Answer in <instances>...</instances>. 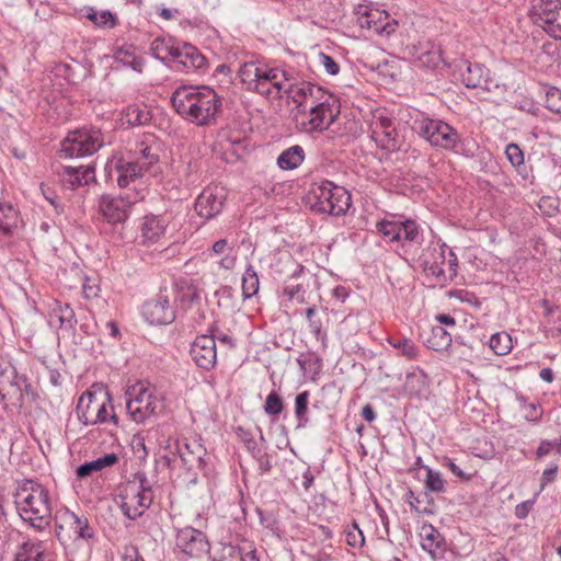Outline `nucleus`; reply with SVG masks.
<instances>
[{
	"label": "nucleus",
	"instance_id": "5fc2aeb1",
	"mask_svg": "<svg viewBox=\"0 0 561 561\" xmlns=\"http://www.w3.org/2000/svg\"><path fill=\"white\" fill-rule=\"evenodd\" d=\"M556 450L559 456H561V436L556 437L552 440L543 439L539 443V446L536 450L537 459H541L547 456L550 451Z\"/></svg>",
	"mask_w": 561,
	"mask_h": 561
},
{
	"label": "nucleus",
	"instance_id": "680f3d73",
	"mask_svg": "<svg viewBox=\"0 0 561 561\" xmlns=\"http://www.w3.org/2000/svg\"><path fill=\"white\" fill-rule=\"evenodd\" d=\"M99 291L100 286L98 282L87 278L82 287L83 297L88 300L96 298L99 296Z\"/></svg>",
	"mask_w": 561,
	"mask_h": 561
},
{
	"label": "nucleus",
	"instance_id": "b1692460",
	"mask_svg": "<svg viewBox=\"0 0 561 561\" xmlns=\"http://www.w3.org/2000/svg\"><path fill=\"white\" fill-rule=\"evenodd\" d=\"M178 453L184 466L188 470L201 469L204 467V457L206 449L199 439H184L178 443Z\"/></svg>",
	"mask_w": 561,
	"mask_h": 561
},
{
	"label": "nucleus",
	"instance_id": "bb28decb",
	"mask_svg": "<svg viewBox=\"0 0 561 561\" xmlns=\"http://www.w3.org/2000/svg\"><path fill=\"white\" fill-rule=\"evenodd\" d=\"M419 536L421 538V547L432 559H437L444 552L445 539L442 534L428 523H424Z\"/></svg>",
	"mask_w": 561,
	"mask_h": 561
},
{
	"label": "nucleus",
	"instance_id": "3c124183",
	"mask_svg": "<svg viewBox=\"0 0 561 561\" xmlns=\"http://www.w3.org/2000/svg\"><path fill=\"white\" fill-rule=\"evenodd\" d=\"M389 344L399 351V353L408 359H414L417 354V348L412 340L408 337H389Z\"/></svg>",
	"mask_w": 561,
	"mask_h": 561
},
{
	"label": "nucleus",
	"instance_id": "5701e85b",
	"mask_svg": "<svg viewBox=\"0 0 561 561\" xmlns=\"http://www.w3.org/2000/svg\"><path fill=\"white\" fill-rule=\"evenodd\" d=\"M423 231L415 220L407 219L402 221L401 238L399 240L401 250L415 260L416 251L423 245Z\"/></svg>",
	"mask_w": 561,
	"mask_h": 561
},
{
	"label": "nucleus",
	"instance_id": "393cba45",
	"mask_svg": "<svg viewBox=\"0 0 561 561\" xmlns=\"http://www.w3.org/2000/svg\"><path fill=\"white\" fill-rule=\"evenodd\" d=\"M49 322L57 324L59 330L70 334L75 331L77 318L68 302L55 300L50 306Z\"/></svg>",
	"mask_w": 561,
	"mask_h": 561
},
{
	"label": "nucleus",
	"instance_id": "13d9d810",
	"mask_svg": "<svg viewBox=\"0 0 561 561\" xmlns=\"http://www.w3.org/2000/svg\"><path fill=\"white\" fill-rule=\"evenodd\" d=\"M346 542L354 548L362 547L365 543V537L356 522L353 523L352 528L346 533Z\"/></svg>",
	"mask_w": 561,
	"mask_h": 561
},
{
	"label": "nucleus",
	"instance_id": "603ef678",
	"mask_svg": "<svg viewBox=\"0 0 561 561\" xmlns=\"http://www.w3.org/2000/svg\"><path fill=\"white\" fill-rule=\"evenodd\" d=\"M306 318L308 320L310 332L317 341L324 342L327 340V332L323 330V324L320 318L317 317V308L310 307L306 310Z\"/></svg>",
	"mask_w": 561,
	"mask_h": 561
},
{
	"label": "nucleus",
	"instance_id": "f704fd0d",
	"mask_svg": "<svg viewBox=\"0 0 561 561\" xmlns=\"http://www.w3.org/2000/svg\"><path fill=\"white\" fill-rule=\"evenodd\" d=\"M380 15L381 13L378 10L366 12L358 19L360 27L371 30L377 34L393 32V27L389 23H383Z\"/></svg>",
	"mask_w": 561,
	"mask_h": 561
},
{
	"label": "nucleus",
	"instance_id": "2eb2a0df",
	"mask_svg": "<svg viewBox=\"0 0 561 561\" xmlns=\"http://www.w3.org/2000/svg\"><path fill=\"white\" fill-rule=\"evenodd\" d=\"M293 76L278 68L263 67L259 84H255V92L270 96L273 93L280 95L287 89Z\"/></svg>",
	"mask_w": 561,
	"mask_h": 561
},
{
	"label": "nucleus",
	"instance_id": "9b49d317",
	"mask_svg": "<svg viewBox=\"0 0 561 561\" xmlns=\"http://www.w3.org/2000/svg\"><path fill=\"white\" fill-rule=\"evenodd\" d=\"M446 244L438 240H430L425 247L416 251L415 260L428 275L440 278L445 276L444 264L446 263Z\"/></svg>",
	"mask_w": 561,
	"mask_h": 561
},
{
	"label": "nucleus",
	"instance_id": "c03bdc74",
	"mask_svg": "<svg viewBox=\"0 0 561 561\" xmlns=\"http://www.w3.org/2000/svg\"><path fill=\"white\" fill-rule=\"evenodd\" d=\"M309 391L305 390L298 393L295 398V417L297 420V428H304L308 425L309 419L308 414V404H309Z\"/></svg>",
	"mask_w": 561,
	"mask_h": 561
},
{
	"label": "nucleus",
	"instance_id": "ea45409f",
	"mask_svg": "<svg viewBox=\"0 0 561 561\" xmlns=\"http://www.w3.org/2000/svg\"><path fill=\"white\" fill-rule=\"evenodd\" d=\"M85 16L99 27L114 28L118 23L116 15L108 10L96 11L90 7L87 8Z\"/></svg>",
	"mask_w": 561,
	"mask_h": 561
},
{
	"label": "nucleus",
	"instance_id": "09e8293b",
	"mask_svg": "<svg viewBox=\"0 0 561 561\" xmlns=\"http://www.w3.org/2000/svg\"><path fill=\"white\" fill-rule=\"evenodd\" d=\"M561 10V0H536L533 4V14L536 22L548 18L549 14Z\"/></svg>",
	"mask_w": 561,
	"mask_h": 561
},
{
	"label": "nucleus",
	"instance_id": "f3484780",
	"mask_svg": "<svg viewBox=\"0 0 561 561\" xmlns=\"http://www.w3.org/2000/svg\"><path fill=\"white\" fill-rule=\"evenodd\" d=\"M284 93L297 105L299 112H304L307 104L311 106L321 100L323 90L310 82L298 83L293 77Z\"/></svg>",
	"mask_w": 561,
	"mask_h": 561
},
{
	"label": "nucleus",
	"instance_id": "473e14b6",
	"mask_svg": "<svg viewBox=\"0 0 561 561\" xmlns=\"http://www.w3.org/2000/svg\"><path fill=\"white\" fill-rule=\"evenodd\" d=\"M117 462H118V457L116 454H114V453L106 454L102 457H99V458L92 460V461H87V462L80 465L77 468L76 473L79 479H83V478H87L88 476H90L92 472L101 471L106 467H112V466L116 465Z\"/></svg>",
	"mask_w": 561,
	"mask_h": 561
},
{
	"label": "nucleus",
	"instance_id": "0eeeda50",
	"mask_svg": "<svg viewBox=\"0 0 561 561\" xmlns=\"http://www.w3.org/2000/svg\"><path fill=\"white\" fill-rule=\"evenodd\" d=\"M104 145V136L99 128L83 127L68 133L61 142V151L70 158L92 156Z\"/></svg>",
	"mask_w": 561,
	"mask_h": 561
},
{
	"label": "nucleus",
	"instance_id": "052dcab7",
	"mask_svg": "<svg viewBox=\"0 0 561 561\" xmlns=\"http://www.w3.org/2000/svg\"><path fill=\"white\" fill-rule=\"evenodd\" d=\"M131 482H135L137 488L141 491H144V494H151L152 495V486L149 480L147 479V476L144 471H137L134 474V480Z\"/></svg>",
	"mask_w": 561,
	"mask_h": 561
},
{
	"label": "nucleus",
	"instance_id": "0e129e2a",
	"mask_svg": "<svg viewBox=\"0 0 561 561\" xmlns=\"http://www.w3.org/2000/svg\"><path fill=\"white\" fill-rule=\"evenodd\" d=\"M254 459L257 461L261 473H267L272 470V457L265 450H263Z\"/></svg>",
	"mask_w": 561,
	"mask_h": 561
},
{
	"label": "nucleus",
	"instance_id": "2f4dec72",
	"mask_svg": "<svg viewBox=\"0 0 561 561\" xmlns=\"http://www.w3.org/2000/svg\"><path fill=\"white\" fill-rule=\"evenodd\" d=\"M443 61L442 49L432 43H426L416 50L415 62L420 67L435 69Z\"/></svg>",
	"mask_w": 561,
	"mask_h": 561
},
{
	"label": "nucleus",
	"instance_id": "412c9836",
	"mask_svg": "<svg viewBox=\"0 0 561 561\" xmlns=\"http://www.w3.org/2000/svg\"><path fill=\"white\" fill-rule=\"evenodd\" d=\"M225 196L221 192L205 188L196 198L194 208L198 216L209 220L222 211Z\"/></svg>",
	"mask_w": 561,
	"mask_h": 561
},
{
	"label": "nucleus",
	"instance_id": "f257e3e1",
	"mask_svg": "<svg viewBox=\"0 0 561 561\" xmlns=\"http://www.w3.org/2000/svg\"><path fill=\"white\" fill-rule=\"evenodd\" d=\"M174 111L198 126L210 125L221 112L222 101L209 87L181 85L171 96Z\"/></svg>",
	"mask_w": 561,
	"mask_h": 561
},
{
	"label": "nucleus",
	"instance_id": "69168bd1",
	"mask_svg": "<svg viewBox=\"0 0 561 561\" xmlns=\"http://www.w3.org/2000/svg\"><path fill=\"white\" fill-rule=\"evenodd\" d=\"M558 465L553 463L549 468L545 469L540 482H541V490L545 489V486L556 480L557 473H558Z\"/></svg>",
	"mask_w": 561,
	"mask_h": 561
},
{
	"label": "nucleus",
	"instance_id": "49530a36",
	"mask_svg": "<svg viewBox=\"0 0 561 561\" xmlns=\"http://www.w3.org/2000/svg\"><path fill=\"white\" fill-rule=\"evenodd\" d=\"M126 119L130 125L141 126L149 124L152 115L147 106L130 105L126 111Z\"/></svg>",
	"mask_w": 561,
	"mask_h": 561
},
{
	"label": "nucleus",
	"instance_id": "6e6d98bb",
	"mask_svg": "<svg viewBox=\"0 0 561 561\" xmlns=\"http://www.w3.org/2000/svg\"><path fill=\"white\" fill-rule=\"evenodd\" d=\"M305 294L306 290L302 284H285L283 288V295L288 298L290 301H296L298 304L305 302Z\"/></svg>",
	"mask_w": 561,
	"mask_h": 561
},
{
	"label": "nucleus",
	"instance_id": "f03ea898",
	"mask_svg": "<svg viewBox=\"0 0 561 561\" xmlns=\"http://www.w3.org/2000/svg\"><path fill=\"white\" fill-rule=\"evenodd\" d=\"M20 517L37 531L51 523V504L48 490L33 480H25L14 494Z\"/></svg>",
	"mask_w": 561,
	"mask_h": 561
},
{
	"label": "nucleus",
	"instance_id": "4d7b16f0",
	"mask_svg": "<svg viewBox=\"0 0 561 561\" xmlns=\"http://www.w3.org/2000/svg\"><path fill=\"white\" fill-rule=\"evenodd\" d=\"M546 107L557 114H561V90L551 87L546 93Z\"/></svg>",
	"mask_w": 561,
	"mask_h": 561
},
{
	"label": "nucleus",
	"instance_id": "338daca9",
	"mask_svg": "<svg viewBox=\"0 0 561 561\" xmlns=\"http://www.w3.org/2000/svg\"><path fill=\"white\" fill-rule=\"evenodd\" d=\"M43 546H44V542L41 540H37V541L27 540V541L23 542L20 546V548L33 558V556L39 554V551H42Z\"/></svg>",
	"mask_w": 561,
	"mask_h": 561
},
{
	"label": "nucleus",
	"instance_id": "ddd939ff",
	"mask_svg": "<svg viewBox=\"0 0 561 561\" xmlns=\"http://www.w3.org/2000/svg\"><path fill=\"white\" fill-rule=\"evenodd\" d=\"M175 546L190 558H201L210 548L206 534L192 526L176 529Z\"/></svg>",
	"mask_w": 561,
	"mask_h": 561
},
{
	"label": "nucleus",
	"instance_id": "a878e982",
	"mask_svg": "<svg viewBox=\"0 0 561 561\" xmlns=\"http://www.w3.org/2000/svg\"><path fill=\"white\" fill-rule=\"evenodd\" d=\"M60 176L67 188L76 190L95 180L94 167L91 164L64 167Z\"/></svg>",
	"mask_w": 561,
	"mask_h": 561
},
{
	"label": "nucleus",
	"instance_id": "6e6552de",
	"mask_svg": "<svg viewBox=\"0 0 561 561\" xmlns=\"http://www.w3.org/2000/svg\"><path fill=\"white\" fill-rule=\"evenodd\" d=\"M31 390L26 376L20 375L10 362H0V396L3 400L21 408Z\"/></svg>",
	"mask_w": 561,
	"mask_h": 561
},
{
	"label": "nucleus",
	"instance_id": "c9c22d12",
	"mask_svg": "<svg viewBox=\"0 0 561 561\" xmlns=\"http://www.w3.org/2000/svg\"><path fill=\"white\" fill-rule=\"evenodd\" d=\"M407 501L411 508L417 514H434V499L427 494V492H424L423 495H415L412 490H409L407 493Z\"/></svg>",
	"mask_w": 561,
	"mask_h": 561
},
{
	"label": "nucleus",
	"instance_id": "72a5a7b5",
	"mask_svg": "<svg viewBox=\"0 0 561 561\" xmlns=\"http://www.w3.org/2000/svg\"><path fill=\"white\" fill-rule=\"evenodd\" d=\"M305 159V151L301 146L295 145L284 150L277 158V164L282 170H294Z\"/></svg>",
	"mask_w": 561,
	"mask_h": 561
},
{
	"label": "nucleus",
	"instance_id": "39448f33",
	"mask_svg": "<svg viewBox=\"0 0 561 561\" xmlns=\"http://www.w3.org/2000/svg\"><path fill=\"white\" fill-rule=\"evenodd\" d=\"M311 194L314 198L312 209L318 213L341 216L351 206V195L348 192L328 180L313 186Z\"/></svg>",
	"mask_w": 561,
	"mask_h": 561
},
{
	"label": "nucleus",
	"instance_id": "aec40b11",
	"mask_svg": "<svg viewBox=\"0 0 561 561\" xmlns=\"http://www.w3.org/2000/svg\"><path fill=\"white\" fill-rule=\"evenodd\" d=\"M173 62L178 64V70L194 72L206 67L207 60L204 55L193 45L183 43L176 46Z\"/></svg>",
	"mask_w": 561,
	"mask_h": 561
},
{
	"label": "nucleus",
	"instance_id": "20e7f679",
	"mask_svg": "<svg viewBox=\"0 0 561 561\" xmlns=\"http://www.w3.org/2000/svg\"><path fill=\"white\" fill-rule=\"evenodd\" d=\"M415 128L423 139L436 148L458 152L462 144L457 129L440 119L423 117L415 121Z\"/></svg>",
	"mask_w": 561,
	"mask_h": 561
},
{
	"label": "nucleus",
	"instance_id": "423d86ee",
	"mask_svg": "<svg viewBox=\"0 0 561 561\" xmlns=\"http://www.w3.org/2000/svg\"><path fill=\"white\" fill-rule=\"evenodd\" d=\"M77 414L80 422L84 425L105 423L108 416L114 424L118 423L111 396L107 392L104 397H99L92 392H84L78 400Z\"/></svg>",
	"mask_w": 561,
	"mask_h": 561
},
{
	"label": "nucleus",
	"instance_id": "774afa93",
	"mask_svg": "<svg viewBox=\"0 0 561 561\" xmlns=\"http://www.w3.org/2000/svg\"><path fill=\"white\" fill-rule=\"evenodd\" d=\"M297 363L298 365L300 366V368L302 370H307L308 368H310L312 365H318L320 366V358L313 354H308L307 356L305 357H299L297 359Z\"/></svg>",
	"mask_w": 561,
	"mask_h": 561
},
{
	"label": "nucleus",
	"instance_id": "4c0bfd02",
	"mask_svg": "<svg viewBox=\"0 0 561 561\" xmlns=\"http://www.w3.org/2000/svg\"><path fill=\"white\" fill-rule=\"evenodd\" d=\"M261 66L256 62H244L238 71L239 78L247 85L248 90L255 91V84H259L261 78Z\"/></svg>",
	"mask_w": 561,
	"mask_h": 561
},
{
	"label": "nucleus",
	"instance_id": "de8ad7c7",
	"mask_svg": "<svg viewBox=\"0 0 561 561\" xmlns=\"http://www.w3.org/2000/svg\"><path fill=\"white\" fill-rule=\"evenodd\" d=\"M260 280L255 268L248 265L242 276V294L244 298H251L257 294Z\"/></svg>",
	"mask_w": 561,
	"mask_h": 561
},
{
	"label": "nucleus",
	"instance_id": "cd10ccee",
	"mask_svg": "<svg viewBox=\"0 0 561 561\" xmlns=\"http://www.w3.org/2000/svg\"><path fill=\"white\" fill-rule=\"evenodd\" d=\"M461 80L467 88L490 90L489 70L481 64L466 61Z\"/></svg>",
	"mask_w": 561,
	"mask_h": 561
},
{
	"label": "nucleus",
	"instance_id": "e433bc0d",
	"mask_svg": "<svg viewBox=\"0 0 561 561\" xmlns=\"http://www.w3.org/2000/svg\"><path fill=\"white\" fill-rule=\"evenodd\" d=\"M403 220L383 218L376 224L377 232L389 242H399Z\"/></svg>",
	"mask_w": 561,
	"mask_h": 561
},
{
	"label": "nucleus",
	"instance_id": "9d476101",
	"mask_svg": "<svg viewBox=\"0 0 561 561\" xmlns=\"http://www.w3.org/2000/svg\"><path fill=\"white\" fill-rule=\"evenodd\" d=\"M56 536L59 540H78L91 538L93 533L84 515H77L66 508L57 516Z\"/></svg>",
	"mask_w": 561,
	"mask_h": 561
},
{
	"label": "nucleus",
	"instance_id": "1a4fd4ad",
	"mask_svg": "<svg viewBox=\"0 0 561 561\" xmlns=\"http://www.w3.org/2000/svg\"><path fill=\"white\" fill-rule=\"evenodd\" d=\"M175 299L174 288H161L157 297L147 301L142 307V313L150 324L165 325L175 320V309L171 300Z\"/></svg>",
	"mask_w": 561,
	"mask_h": 561
},
{
	"label": "nucleus",
	"instance_id": "7ed1b4c3",
	"mask_svg": "<svg viewBox=\"0 0 561 561\" xmlns=\"http://www.w3.org/2000/svg\"><path fill=\"white\" fill-rule=\"evenodd\" d=\"M126 409L130 419L142 424L151 417H156L163 410L162 398L151 385L138 381L126 390Z\"/></svg>",
	"mask_w": 561,
	"mask_h": 561
},
{
	"label": "nucleus",
	"instance_id": "a19ab883",
	"mask_svg": "<svg viewBox=\"0 0 561 561\" xmlns=\"http://www.w3.org/2000/svg\"><path fill=\"white\" fill-rule=\"evenodd\" d=\"M114 58L117 62L128 66L137 72L142 71L145 61L141 57H138L134 54L131 47L118 48L114 54Z\"/></svg>",
	"mask_w": 561,
	"mask_h": 561
},
{
	"label": "nucleus",
	"instance_id": "f8f14e48",
	"mask_svg": "<svg viewBox=\"0 0 561 561\" xmlns=\"http://www.w3.org/2000/svg\"><path fill=\"white\" fill-rule=\"evenodd\" d=\"M118 497L123 514L131 520L142 516L153 499L151 494H144V491L139 490L135 482H127Z\"/></svg>",
	"mask_w": 561,
	"mask_h": 561
},
{
	"label": "nucleus",
	"instance_id": "8fccbe9b",
	"mask_svg": "<svg viewBox=\"0 0 561 561\" xmlns=\"http://www.w3.org/2000/svg\"><path fill=\"white\" fill-rule=\"evenodd\" d=\"M137 152L138 157L135 160L140 161V165L144 167L145 172L148 171L160 159L158 149L153 148L152 146H148L145 142L140 144Z\"/></svg>",
	"mask_w": 561,
	"mask_h": 561
},
{
	"label": "nucleus",
	"instance_id": "bf43d9fd",
	"mask_svg": "<svg viewBox=\"0 0 561 561\" xmlns=\"http://www.w3.org/2000/svg\"><path fill=\"white\" fill-rule=\"evenodd\" d=\"M505 153L513 167L517 168L524 164V152L516 144L507 145Z\"/></svg>",
	"mask_w": 561,
	"mask_h": 561
},
{
	"label": "nucleus",
	"instance_id": "a211bd4d",
	"mask_svg": "<svg viewBox=\"0 0 561 561\" xmlns=\"http://www.w3.org/2000/svg\"><path fill=\"white\" fill-rule=\"evenodd\" d=\"M193 362L205 370H210L217 362V348L215 337L199 335L195 339L190 351Z\"/></svg>",
	"mask_w": 561,
	"mask_h": 561
},
{
	"label": "nucleus",
	"instance_id": "37998d69",
	"mask_svg": "<svg viewBox=\"0 0 561 561\" xmlns=\"http://www.w3.org/2000/svg\"><path fill=\"white\" fill-rule=\"evenodd\" d=\"M489 346L496 355H507L513 348L512 336L504 331L496 332L489 339Z\"/></svg>",
	"mask_w": 561,
	"mask_h": 561
},
{
	"label": "nucleus",
	"instance_id": "4468645a",
	"mask_svg": "<svg viewBox=\"0 0 561 561\" xmlns=\"http://www.w3.org/2000/svg\"><path fill=\"white\" fill-rule=\"evenodd\" d=\"M107 178H115L119 187H127L136 180L140 179L145 171L139 160H126L124 158H113L106 164Z\"/></svg>",
	"mask_w": 561,
	"mask_h": 561
},
{
	"label": "nucleus",
	"instance_id": "e2e57ef3",
	"mask_svg": "<svg viewBox=\"0 0 561 561\" xmlns=\"http://www.w3.org/2000/svg\"><path fill=\"white\" fill-rule=\"evenodd\" d=\"M319 58H320V61L322 64V66L324 67L325 71L331 75V76H335L339 73L340 71V66L337 65V62L329 55L324 54V53H320L319 54Z\"/></svg>",
	"mask_w": 561,
	"mask_h": 561
},
{
	"label": "nucleus",
	"instance_id": "7c9ffc66",
	"mask_svg": "<svg viewBox=\"0 0 561 561\" xmlns=\"http://www.w3.org/2000/svg\"><path fill=\"white\" fill-rule=\"evenodd\" d=\"M165 227L167 220L162 216H146L140 229L142 242L158 241L164 234Z\"/></svg>",
	"mask_w": 561,
	"mask_h": 561
},
{
	"label": "nucleus",
	"instance_id": "79ce46f5",
	"mask_svg": "<svg viewBox=\"0 0 561 561\" xmlns=\"http://www.w3.org/2000/svg\"><path fill=\"white\" fill-rule=\"evenodd\" d=\"M241 549L231 543H220L214 552L208 553L209 561H240Z\"/></svg>",
	"mask_w": 561,
	"mask_h": 561
},
{
	"label": "nucleus",
	"instance_id": "6ab92c4d",
	"mask_svg": "<svg viewBox=\"0 0 561 561\" xmlns=\"http://www.w3.org/2000/svg\"><path fill=\"white\" fill-rule=\"evenodd\" d=\"M133 204V201L122 196L103 195L99 202V209L107 222L118 224L127 219L128 210Z\"/></svg>",
	"mask_w": 561,
	"mask_h": 561
},
{
	"label": "nucleus",
	"instance_id": "58836bf2",
	"mask_svg": "<svg viewBox=\"0 0 561 561\" xmlns=\"http://www.w3.org/2000/svg\"><path fill=\"white\" fill-rule=\"evenodd\" d=\"M176 46H174L171 41H167L164 38H156L152 41L150 50L152 56L163 62L173 61Z\"/></svg>",
	"mask_w": 561,
	"mask_h": 561
},
{
	"label": "nucleus",
	"instance_id": "c756f323",
	"mask_svg": "<svg viewBox=\"0 0 561 561\" xmlns=\"http://www.w3.org/2000/svg\"><path fill=\"white\" fill-rule=\"evenodd\" d=\"M20 222L19 211L9 203H0V239L12 237Z\"/></svg>",
	"mask_w": 561,
	"mask_h": 561
},
{
	"label": "nucleus",
	"instance_id": "a18cd8bd",
	"mask_svg": "<svg viewBox=\"0 0 561 561\" xmlns=\"http://www.w3.org/2000/svg\"><path fill=\"white\" fill-rule=\"evenodd\" d=\"M426 471V478L424 480V488L427 494L430 493H444L446 491V481L442 474L437 471L432 470L428 466H423Z\"/></svg>",
	"mask_w": 561,
	"mask_h": 561
},
{
	"label": "nucleus",
	"instance_id": "4be33fe9",
	"mask_svg": "<svg viewBox=\"0 0 561 561\" xmlns=\"http://www.w3.org/2000/svg\"><path fill=\"white\" fill-rule=\"evenodd\" d=\"M334 114L332 105L328 101L316 102L310 106L309 119L302 123L307 133L321 131L333 122Z\"/></svg>",
	"mask_w": 561,
	"mask_h": 561
},
{
	"label": "nucleus",
	"instance_id": "c85d7f7f",
	"mask_svg": "<svg viewBox=\"0 0 561 561\" xmlns=\"http://www.w3.org/2000/svg\"><path fill=\"white\" fill-rule=\"evenodd\" d=\"M421 336L424 344L436 352L446 351L453 342L451 334L443 325H434Z\"/></svg>",
	"mask_w": 561,
	"mask_h": 561
},
{
	"label": "nucleus",
	"instance_id": "dca6fc26",
	"mask_svg": "<svg viewBox=\"0 0 561 561\" xmlns=\"http://www.w3.org/2000/svg\"><path fill=\"white\" fill-rule=\"evenodd\" d=\"M371 138L382 149L394 151L400 148L399 134L390 118L376 116L371 123Z\"/></svg>",
	"mask_w": 561,
	"mask_h": 561
},
{
	"label": "nucleus",
	"instance_id": "864d4df0",
	"mask_svg": "<svg viewBox=\"0 0 561 561\" xmlns=\"http://www.w3.org/2000/svg\"><path fill=\"white\" fill-rule=\"evenodd\" d=\"M284 407L285 404L283 398L275 390H273L266 397L264 403V412L267 415L275 416L283 412Z\"/></svg>",
	"mask_w": 561,
	"mask_h": 561
}]
</instances>
